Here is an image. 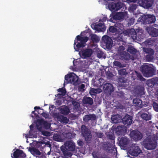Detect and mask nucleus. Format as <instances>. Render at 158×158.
Here are the masks:
<instances>
[{
  "label": "nucleus",
  "mask_w": 158,
  "mask_h": 158,
  "mask_svg": "<svg viewBox=\"0 0 158 158\" xmlns=\"http://www.w3.org/2000/svg\"><path fill=\"white\" fill-rule=\"evenodd\" d=\"M83 102L84 104H92L93 103V100L90 98L86 97L84 98Z\"/></svg>",
  "instance_id": "obj_21"
},
{
  "label": "nucleus",
  "mask_w": 158,
  "mask_h": 158,
  "mask_svg": "<svg viewBox=\"0 0 158 158\" xmlns=\"http://www.w3.org/2000/svg\"><path fill=\"white\" fill-rule=\"evenodd\" d=\"M118 34H120V35H121V34H122V33H119Z\"/></svg>",
  "instance_id": "obj_58"
},
{
  "label": "nucleus",
  "mask_w": 158,
  "mask_h": 158,
  "mask_svg": "<svg viewBox=\"0 0 158 158\" xmlns=\"http://www.w3.org/2000/svg\"><path fill=\"white\" fill-rule=\"evenodd\" d=\"M73 64L75 65V66H76V64H75V62L74 61H73Z\"/></svg>",
  "instance_id": "obj_54"
},
{
  "label": "nucleus",
  "mask_w": 158,
  "mask_h": 158,
  "mask_svg": "<svg viewBox=\"0 0 158 158\" xmlns=\"http://www.w3.org/2000/svg\"><path fill=\"white\" fill-rule=\"evenodd\" d=\"M125 70L124 69L121 70L119 71V73L120 74H122V75L125 74Z\"/></svg>",
  "instance_id": "obj_39"
},
{
  "label": "nucleus",
  "mask_w": 158,
  "mask_h": 158,
  "mask_svg": "<svg viewBox=\"0 0 158 158\" xmlns=\"http://www.w3.org/2000/svg\"><path fill=\"white\" fill-rule=\"evenodd\" d=\"M26 155L21 150L17 149L14 153L11 155L12 158H25Z\"/></svg>",
  "instance_id": "obj_6"
},
{
  "label": "nucleus",
  "mask_w": 158,
  "mask_h": 158,
  "mask_svg": "<svg viewBox=\"0 0 158 158\" xmlns=\"http://www.w3.org/2000/svg\"><path fill=\"white\" fill-rule=\"evenodd\" d=\"M93 51L91 49H84L79 52L80 56L84 58H86L91 56Z\"/></svg>",
  "instance_id": "obj_4"
},
{
  "label": "nucleus",
  "mask_w": 158,
  "mask_h": 158,
  "mask_svg": "<svg viewBox=\"0 0 158 158\" xmlns=\"http://www.w3.org/2000/svg\"><path fill=\"white\" fill-rule=\"evenodd\" d=\"M65 155L66 156H70L72 155V154L70 152H69V153L68 152L67 153H66V154H65Z\"/></svg>",
  "instance_id": "obj_42"
},
{
  "label": "nucleus",
  "mask_w": 158,
  "mask_h": 158,
  "mask_svg": "<svg viewBox=\"0 0 158 158\" xmlns=\"http://www.w3.org/2000/svg\"><path fill=\"white\" fill-rule=\"evenodd\" d=\"M128 143V140L126 138H122L120 141V144L122 146H125Z\"/></svg>",
  "instance_id": "obj_23"
},
{
  "label": "nucleus",
  "mask_w": 158,
  "mask_h": 158,
  "mask_svg": "<svg viewBox=\"0 0 158 158\" xmlns=\"http://www.w3.org/2000/svg\"><path fill=\"white\" fill-rule=\"evenodd\" d=\"M111 119L113 123H117L120 122L121 118L118 115H114L112 117Z\"/></svg>",
  "instance_id": "obj_22"
},
{
  "label": "nucleus",
  "mask_w": 158,
  "mask_h": 158,
  "mask_svg": "<svg viewBox=\"0 0 158 158\" xmlns=\"http://www.w3.org/2000/svg\"><path fill=\"white\" fill-rule=\"evenodd\" d=\"M40 108V107H37V106H35L34 107V109H35L36 108Z\"/></svg>",
  "instance_id": "obj_53"
},
{
  "label": "nucleus",
  "mask_w": 158,
  "mask_h": 158,
  "mask_svg": "<svg viewBox=\"0 0 158 158\" xmlns=\"http://www.w3.org/2000/svg\"><path fill=\"white\" fill-rule=\"evenodd\" d=\"M139 3L140 5H143L144 4V2L143 0L141 1V0H139Z\"/></svg>",
  "instance_id": "obj_45"
},
{
  "label": "nucleus",
  "mask_w": 158,
  "mask_h": 158,
  "mask_svg": "<svg viewBox=\"0 0 158 158\" xmlns=\"http://www.w3.org/2000/svg\"><path fill=\"white\" fill-rule=\"evenodd\" d=\"M28 150L34 155H40V152L38 150L35 148H28Z\"/></svg>",
  "instance_id": "obj_19"
},
{
  "label": "nucleus",
  "mask_w": 158,
  "mask_h": 158,
  "mask_svg": "<svg viewBox=\"0 0 158 158\" xmlns=\"http://www.w3.org/2000/svg\"><path fill=\"white\" fill-rule=\"evenodd\" d=\"M147 19L146 21V23H153L155 21V18L154 16L152 15H148L147 17L146 18Z\"/></svg>",
  "instance_id": "obj_18"
},
{
  "label": "nucleus",
  "mask_w": 158,
  "mask_h": 158,
  "mask_svg": "<svg viewBox=\"0 0 158 158\" xmlns=\"http://www.w3.org/2000/svg\"><path fill=\"white\" fill-rule=\"evenodd\" d=\"M126 0L128 2H135L137 1V0Z\"/></svg>",
  "instance_id": "obj_47"
},
{
  "label": "nucleus",
  "mask_w": 158,
  "mask_h": 158,
  "mask_svg": "<svg viewBox=\"0 0 158 158\" xmlns=\"http://www.w3.org/2000/svg\"><path fill=\"white\" fill-rule=\"evenodd\" d=\"M60 112L62 114H67L69 113V110L67 107L64 106L61 108Z\"/></svg>",
  "instance_id": "obj_24"
},
{
  "label": "nucleus",
  "mask_w": 158,
  "mask_h": 158,
  "mask_svg": "<svg viewBox=\"0 0 158 158\" xmlns=\"http://www.w3.org/2000/svg\"><path fill=\"white\" fill-rule=\"evenodd\" d=\"M58 91L59 92L58 94L60 95H61L62 96L64 95L66 92L64 89L63 88L59 89L58 90Z\"/></svg>",
  "instance_id": "obj_28"
},
{
  "label": "nucleus",
  "mask_w": 158,
  "mask_h": 158,
  "mask_svg": "<svg viewBox=\"0 0 158 158\" xmlns=\"http://www.w3.org/2000/svg\"><path fill=\"white\" fill-rule=\"evenodd\" d=\"M134 105L138 107L141 108L142 107V102L139 99H135L133 100Z\"/></svg>",
  "instance_id": "obj_20"
},
{
  "label": "nucleus",
  "mask_w": 158,
  "mask_h": 158,
  "mask_svg": "<svg viewBox=\"0 0 158 158\" xmlns=\"http://www.w3.org/2000/svg\"><path fill=\"white\" fill-rule=\"evenodd\" d=\"M42 133L43 135L46 136H48L50 135V133L47 131H43L42 132Z\"/></svg>",
  "instance_id": "obj_37"
},
{
  "label": "nucleus",
  "mask_w": 158,
  "mask_h": 158,
  "mask_svg": "<svg viewBox=\"0 0 158 158\" xmlns=\"http://www.w3.org/2000/svg\"><path fill=\"white\" fill-rule=\"evenodd\" d=\"M141 116L143 119L146 121L149 120L151 118V115L146 114H142Z\"/></svg>",
  "instance_id": "obj_26"
},
{
  "label": "nucleus",
  "mask_w": 158,
  "mask_h": 158,
  "mask_svg": "<svg viewBox=\"0 0 158 158\" xmlns=\"http://www.w3.org/2000/svg\"><path fill=\"white\" fill-rule=\"evenodd\" d=\"M91 91L93 92L94 93H100V92H101L102 90L101 89H92L91 90Z\"/></svg>",
  "instance_id": "obj_31"
},
{
  "label": "nucleus",
  "mask_w": 158,
  "mask_h": 158,
  "mask_svg": "<svg viewBox=\"0 0 158 158\" xmlns=\"http://www.w3.org/2000/svg\"><path fill=\"white\" fill-rule=\"evenodd\" d=\"M42 115L45 118H47L48 117V114L45 113H44L42 114Z\"/></svg>",
  "instance_id": "obj_44"
},
{
  "label": "nucleus",
  "mask_w": 158,
  "mask_h": 158,
  "mask_svg": "<svg viewBox=\"0 0 158 158\" xmlns=\"http://www.w3.org/2000/svg\"><path fill=\"white\" fill-rule=\"evenodd\" d=\"M107 6L108 9L111 11H115L119 9L122 5L120 3L118 2L116 4L114 3L109 4Z\"/></svg>",
  "instance_id": "obj_8"
},
{
  "label": "nucleus",
  "mask_w": 158,
  "mask_h": 158,
  "mask_svg": "<svg viewBox=\"0 0 158 158\" xmlns=\"http://www.w3.org/2000/svg\"><path fill=\"white\" fill-rule=\"evenodd\" d=\"M157 139V137H154V135L148 137L143 142L144 147L148 150H152L154 149L156 145V143L155 140Z\"/></svg>",
  "instance_id": "obj_2"
},
{
  "label": "nucleus",
  "mask_w": 158,
  "mask_h": 158,
  "mask_svg": "<svg viewBox=\"0 0 158 158\" xmlns=\"http://www.w3.org/2000/svg\"><path fill=\"white\" fill-rule=\"evenodd\" d=\"M30 129H31L32 128H33V125H31L30 126Z\"/></svg>",
  "instance_id": "obj_51"
},
{
  "label": "nucleus",
  "mask_w": 158,
  "mask_h": 158,
  "mask_svg": "<svg viewBox=\"0 0 158 158\" xmlns=\"http://www.w3.org/2000/svg\"><path fill=\"white\" fill-rule=\"evenodd\" d=\"M126 13L125 12L117 13L114 16L113 18L114 19L121 20L123 18H125L126 16Z\"/></svg>",
  "instance_id": "obj_16"
},
{
  "label": "nucleus",
  "mask_w": 158,
  "mask_h": 158,
  "mask_svg": "<svg viewBox=\"0 0 158 158\" xmlns=\"http://www.w3.org/2000/svg\"><path fill=\"white\" fill-rule=\"evenodd\" d=\"M103 89L104 90L107 91L108 93H110L113 91V88L111 84L107 83L104 85Z\"/></svg>",
  "instance_id": "obj_17"
},
{
  "label": "nucleus",
  "mask_w": 158,
  "mask_h": 158,
  "mask_svg": "<svg viewBox=\"0 0 158 158\" xmlns=\"http://www.w3.org/2000/svg\"><path fill=\"white\" fill-rule=\"evenodd\" d=\"M127 51L129 52L132 53H134V49L132 47H129L127 49Z\"/></svg>",
  "instance_id": "obj_36"
},
{
  "label": "nucleus",
  "mask_w": 158,
  "mask_h": 158,
  "mask_svg": "<svg viewBox=\"0 0 158 158\" xmlns=\"http://www.w3.org/2000/svg\"><path fill=\"white\" fill-rule=\"evenodd\" d=\"M95 116L94 115L92 114H89V115H87L85 116L84 118V120H89V119L92 118L94 117Z\"/></svg>",
  "instance_id": "obj_30"
},
{
  "label": "nucleus",
  "mask_w": 158,
  "mask_h": 158,
  "mask_svg": "<svg viewBox=\"0 0 158 158\" xmlns=\"http://www.w3.org/2000/svg\"><path fill=\"white\" fill-rule=\"evenodd\" d=\"M132 121L131 117L127 115H126L123 119V123L127 125H130L132 122Z\"/></svg>",
  "instance_id": "obj_12"
},
{
  "label": "nucleus",
  "mask_w": 158,
  "mask_h": 158,
  "mask_svg": "<svg viewBox=\"0 0 158 158\" xmlns=\"http://www.w3.org/2000/svg\"><path fill=\"white\" fill-rule=\"evenodd\" d=\"M38 123L41 126H44L47 129H48L49 128L50 126V124L46 122H44L43 120H38L37 123V126L38 129H39Z\"/></svg>",
  "instance_id": "obj_15"
},
{
  "label": "nucleus",
  "mask_w": 158,
  "mask_h": 158,
  "mask_svg": "<svg viewBox=\"0 0 158 158\" xmlns=\"http://www.w3.org/2000/svg\"><path fill=\"white\" fill-rule=\"evenodd\" d=\"M85 85L83 84H81L79 86L78 89L80 91H83L85 90Z\"/></svg>",
  "instance_id": "obj_33"
},
{
  "label": "nucleus",
  "mask_w": 158,
  "mask_h": 158,
  "mask_svg": "<svg viewBox=\"0 0 158 158\" xmlns=\"http://www.w3.org/2000/svg\"><path fill=\"white\" fill-rule=\"evenodd\" d=\"M124 49V48L123 46H120L118 50L119 51H121L122 50H123Z\"/></svg>",
  "instance_id": "obj_43"
},
{
  "label": "nucleus",
  "mask_w": 158,
  "mask_h": 158,
  "mask_svg": "<svg viewBox=\"0 0 158 158\" xmlns=\"http://www.w3.org/2000/svg\"><path fill=\"white\" fill-rule=\"evenodd\" d=\"M106 17H104V18H103V19L102 20H100L99 21L100 22V21H102V22H103V21H106Z\"/></svg>",
  "instance_id": "obj_46"
},
{
  "label": "nucleus",
  "mask_w": 158,
  "mask_h": 158,
  "mask_svg": "<svg viewBox=\"0 0 158 158\" xmlns=\"http://www.w3.org/2000/svg\"><path fill=\"white\" fill-rule=\"evenodd\" d=\"M110 21L111 22H113V20H112V19L111 18L110 19Z\"/></svg>",
  "instance_id": "obj_55"
},
{
  "label": "nucleus",
  "mask_w": 158,
  "mask_h": 158,
  "mask_svg": "<svg viewBox=\"0 0 158 158\" xmlns=\"http://www.w3.org/2000/svg\"><path fill=\"white\" fill-rule=\"evenodd\" d=\"M95 28L99 31H103L106 30V27L103 23L100 22L95 26Z\"/></svg>",
  "instance_id": "obj_13"
},
{
  "label": "nucleus",
  "mask_w": 158,
  "mask_h": 158,
  "mask_svg": "<svg viewBox=\"0 0 158 158\" xmlns=\"http://www.w3.org/2000/svg\"><path fill=\"white\" fill-rule=\"evenodd\" d=\"M54 139L56 141L62 142V139L61 138L60 136L54 135Z\"/></svg>",
  "instance_id": "obj_29"
},
{
  "label": "nucleus",
  "mask_w": 158,
  "mask_h": 158,
  "mask_svg": "<svg viewBox=\"0 0 158 158\" xmlns=\"http://www.w3.org/2000/svg\"><path fill=\"white\" fill-rule=\"evenodd\" d=\"M27 143H28V139H27Z\"/></svg>",
  "instance_id": "obj_57"
},
{
  "label": "nucleus",
  "mask_w": 158,
  "mask_h": 158,
  "mask_svg": "<svg viewBox=\"0 0 158 158\" xmlns=\"http://www.w3.org/2000/svg\"><path fill=\"white\" fill-rule=\"evenodd\" d=\"M97 57L98 58H100L101 57V56L100 54H97Z\"/></svg>",
  "instance_id": "obj_49"
},
{
  "label": "nucleus",
  "mask_w": 158,
  "mask_h": 158,
  "mask_svg": "<svg viewBox=\"0 0 158 158\" xmlns=\"http://www.w3.org/2000/svg\"><path fill=\"white\" fill-rule=\"evenodd\" d=\"M130 136L135 141L140 140L142 137L141 133L137 131H134L130 133Z\"/></svg>",
  "instance_id": "obj_5"
},
{
  "label": "nucleus",
  "mask_w": 158,
  "mask_h": 158,
  "mask_svg": "<svg viewBox=\"0 0 158 158\" xmlns=\"http://www.w3.org/2000/svg\"><path fill=\"white\" fill-rule=\"evenodd\" d=\"M82 132L84 136H85L86 141H88L91 139V135L85 126H82L81 127Z\"/></svg>",
  "instance_id": "obj_7"
},
{
  "label": "nucleus",
  "mask_w": 158,
  "mask_h": 158,
  "mask_svg": "<svg viewBox=\"0 0 158 158\" xmlns=\"http://www.w3.org/2000/svg\"><path fill=\"white\" fill-rule=\"evenodd\" d=\"M153 107L155 111H158V104L156 102H153Z\"/></svg>",
  "instance_id": "obj_32"
},
{
  "label": "nucleus",
  "mask_w": 158,
  "mask_h": 158,
  "mask_svg": "<svg viewBox=\"0 0 158 158\" xmlns=\"http://www.w3.org/2000/svg\"><path fill=\"white\" fill-rule=\"evenodd\" d=\"M86 32L85 31L81 33V35H77L74 40V48L77 51H79V48L85 46V43L88 40L87 37H83L82 35Z\"/></svg>",
  "instance_id": "obj_1"
},
{
  "label": "nucleus",
  "mask_w": 158,
  "mask_h": 158,
  "mask_svg": "<svg viewBox=\"0 0 158 158\" xmlns=\"http://www.w3.org/2000/svg\"><path fill=\"white\" fill-rule=\"evenodd\" d=\"M34 112V111H32V113H33Z\"/></svg>",
  "instance_id": "obj_59"
},
{
  "label": "nucleus",
  "mask_w": 158,
  "mask_h": 158,
  "mask_svg": "<svg viewBox=\"0 0 158 158\" xmlns=\"http://www.w3.org/2000/svg\"><path fill=\"white\" fill-rule=\"evenodd\" d=\"M144 76H145L147 77H149V76H149V75H145Z\"/></svg>",
  "instance_id": "obj_56"
},
{
  "label": "nucleus",
  "mask_w": 158,
  "mask_h": 158,
  "mask_svg": "<svg viewBox=\"0 0 158 158\" xmlns=\"http://www.w3.org/2000/svg\"><path fill=\"white\" fill-rule=\"evenodd\" d=\"M131 30V31L134 32V29H131V30H127L124 31L123 33V34L125 35H129L130 34L129 32Z\"/></svg>",
  "instance_id": "obj_34"
},
{
  "label": "nucleus",
  "mask_w": 158,
  "mask_h": 158,
  "mask_svg": "<svg viewBox=\"0 0 158 158\" xmlns=\"http://www.w3.org/2000/svg\"><path fill=\"white\" fill-rule=\"evenodd\" d=\"M93 155L94 158H98V157H97L94 156V153H93Z\"/></svg>",
  "instance_id": "obj_50"
},
{
  "label": "nucleus",
  "mask_w": 158,
  "mask_h": 158,
  "mask_svg": "<svg viewBox=\"0 0 158 158\" xmlns=\"http://www.w3.org/2000/svg\"><path fill=\"white\" fill-rule=\"evenodd\" d=\"M130 21H131V23H130V24L131 25V23H133L134 22V19H132V18H131V19H130Z\"/></svg>",
  "instance_id": "obj_48"
},
{
  "label": "nucleus",
  "mask_w": 158,
  "mask_h": 158,
  "mask_svg": "<svg viewBox=\"0 0 158 158\" xmlns=\"http://www.w3.org/2000/svg\"><path fill=\"white\" fill-rule=\"evenodd\" d=\"M146 29L148 32L152 36L156 37L158 35V30L156 29L153 28H151V31L149 30L150 28L148 27Z\"/></svg>",
  "instance_id": "obj_14"
},
{
  "label": "nucleus",
  "mask_w": 158,
  "mask_h": 158,
  "mask_svg": "<svg viewBox=\"0 0 158 158\" xmlns=\"http://www.w3.org/2000/svg\"><path fill=\"white\" fill-rule=\"evenodd\" d=\"M140 150L137 146L134 147L133 149L129 150V153L131 155L137 156L138 154L140 152Z\"/></svg>",
  "instance_id": "obj_11"
},
{
  "label": "nucleus",
  "mask_w": 158,
  "mask_h": 158,
  "mask_svg": "<svg viewBox=\"0 0 158 158\" xmlns=\"http://www.w3.org/2000/svg\"><path fill=\"white\" fill-rule=\"evenodd\" d=\"M149 50L152 53L153 52V51L152 49H149Z\"/></svg>",
  "instance_id": "obj_52"
},
{
  "label": "nucleus",
  "mask_w": 158,
  "mask_h": 158,
  "mask_svg": "<svg viewBox=\"0 0 158 158\" xmlns=\"http://www.w3.org/2000/svg\"><path fill=\"white\" fill-rule=\"evenodd\" d=\"M31 131H30L29 132V135H26L25 137L26 138H32L33 137H34V136H32L31 135Z\"/></svg>",
  "instance_id": "obj_40"
},
{
  "label": "nucleus",
  "mask_w": 158,
  "mask_h": 158,
  "mask_svg": "<svg viewBox=\"0 0 158 158\" xmlns=\"http://www.w3.org/2000/svg\"><path fill=\"white\" fill-rule=\"evenodd\" d=\"M65 148L69 151H73L75 148V144L71 141L67 142L65 143Z\"/></svg>",
  "instance_id": "obj_10"
},
{
  "label": "nucleus",
  "mask_w": 158,
  "mask_h": 158,
  "mask_svg": "<svg viewBox=\"0 0 158 158\" xmlns=\"http://www.w3.org/2000/svg\"><path fill=\"white\" fill-rule=\"evenodd\" d=\"M58 120L60 122L63 123H67L69 122V119L66 117L61 116L60 117L58 118Z\"/></svg>",
  "instance_id": "obj_25"
},
{
  "label": "nucleus",
  "mask_w": 158,
  "mask_h": 158,
  "mask_svg": "<svg viewBox=\"0 0 158 158\" xmlns=\"http://www.w3.org/2000/svg\"><path fill=\"white\" fill-rule=\"evenodd\" d=\"M90 36L92 40L94 42H98L100 40V38L95 35L92 34L90 35Z\"/></svg>",
  "instance_id": "obj_27"
},
{
  "label": "nucleus",
  "mask_w": 158,
  "mask_h": 158,
  "mask_svg": "<svg viewBox=\"0 0 158 158\" xmlns=\"http://www.w3.org/2000/svg\"><path fill=\"white\" fill-rule=\"evenodd\" d=\"M110 32L114 33L116 31V29L113 26H110L109 29Z\"/></svg>",
  "instance_id": "obj_35"
},
{
  "label": "nucleus",
  "mask_w": 158,
  "mask_h": 158,
  "mask_svg": "<svg viewBox=\"0 0 158 158\" xmlns=\"http://www.w3.org/2000/svg\"><path fill=\"white\" fill-rule=\"evenodd\" d=\"M65 81L64 85L68 83H70L75 84L78 80V77L73 73H70L65 76Z\"/></svg>",
  "instance_id": "obj_3"
},
{
  "label": "nucleus",
  "mask_w": 158,
  "mask_h": 158,
  "mask_svg": "<svg viewBox=\"0 0 158 158\" xmlns=\"http://www.w3.org/2000/svg\"><path fill=\"white\" fill-rule=\"evenodd\" d=\"M114 65L116 66H120V63L118 61H115L114 62Z\"/></svg>",
  "instance_id": "obj_41"
},
{
  "label": "nucleus",
  "mask_w": 158,
  "mask_h": 158,
  "mask_svg": "<svg viewBox=\"0 0 158 158\" xmlns=\"http://www.w3.org/2000/svg\"><path fill=\"white\" fill-rule=\"evenodd\" d=\"M102 40L106 44V46L107 48H110L112 46V40L109 37L105 35L102 37Z\"/></svg>",
  "instance_id": "obj_9"
},
{
  "label": "nucleus",
  "mask_w": 158,
  "mask_h": 158,
  "mask_svg": "<svg viewBox=\"0 0 158 158\" xmlns=\"http://www.w3.org/2000/svg\"><path fill=\"white\" fill-rule=\"evenodd\" d=\"M72 103L73 105L75 106V108L79 106V104L77 102L73 101Z\"/></svg>",
  "instance_id": "obj_38"
}]
</instances>
